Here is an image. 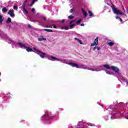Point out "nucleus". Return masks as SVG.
<instances>
[{"label":"nucleus","instance_id":"obj_1","mask_svg":"<svg viewBox=\"0 0 128 128\" xmlns=\"http://www.w3.org/2000/svg\"><path fill=\"white\" fill-rule=\"evenodd\" d=\"M111 8H112L114 14H117V16H120V14L122 16L124 14L120 10H118V8H114V5L111 6Z\"/></svg>","mask_w":128,"mask_h":128},{"label":"nucleus","instance_id":"obj_2","mask_svg":"<svg viewBox=\"0 0 128 128\" xmlns=\"http://www.w3.org/2000/svg\"><path fill=\"white\" fill-rule=\"evenodd\" d=\"M18 44L20 46V48H26V50H27L28 52H33L32 49L30 47H27L24 45V44H22V43L18 42Z\"/></svg>","mask_w":128,"mask_h":128},{"label":"nucleus","instance_id":"obj_3","mask_svg":"<svg viewBox=\"0 0 128 128\" xmlns=\"http://www.w3.org/2000/svg\"><path fill=\"white\" fill-rule=\"evenodd\" d=\"M44 118L45 120H52V113L46 112V113L44 116Z\"/></svg>","mask_w":128,"mask_h":128},{"label":"nucleus","instance_id":"obj_4","mask_svg":"<svg viewBox=\"0 0 128 128\" xmlns=\"http://www.w3.org/2000/svg\"><path fill=\"white\" fill-rule=\"evenodd\" d=\"M110 68L116 74H118V72H120V69L116 66H112Z\"/></svg>","mask_w":128,"mask_h":128},{"label":"nucleus","instance_id":"obj_5","mask_svg":"<svg viewBox=\"0 0 128 128\" xmlns=\"http://www.w3.org/2000/svg\"><path fill=\"white\" fill-rule=\"evenodd\" d=\"M98 37H97L94 40V43L91 44V46H98Z\"/></svg>","mask_w":128,"mask_h":128},{"label":"nucleus","instance_id":"obj_6","mask_svg":"<svg viewBox=\"0 0 128 128\" xmlns=\"http://www.w3.org/2000/svg\"><path fill=\"white\" fill-rule=\"evenodd\" d=\"M36 52H39V54H40V56L42 58H44V57L46 56V53H44L39 50H37Z\"/></svg>","mask_w":128,"mask_h":128},{"label":"nucleus","instance_id":"obj_7","mask_svg":"<svg viewBox=\"0 0 128 128\" xmlns=\"http://www.w3.org/2000/svg\"><path fill=\"white\" fill-rule=\"evenodd\" d=\"M8 14H9L11 18H14L15 15L14 14V10H10L8 12Z\"/></svg>","mask_w":128,"mask_h":128},{"label":"nucleus","instance_id":"obj_8","mask_svg":"<svg viewBox=\"0 0 128 128\" xmlns=\"http://www.w3.org/2000/svg\"><path fill=\"white\" fill-rule=\"evenodd\" d=\"M69 64L70 66H72V68H80V66H78V64H76L74 63L70 62Z\"/></svg>","mask_w":128,"mask_h":128},{"label":"nucleus","instance_id":"obj_9","mask_svg":"<svg viewBox=\"0 0 128 128\" xmlns=\"http://www.w3.org/2000/svg\"><path fill=\"white\" fill-rule=\"evenodd\" d=\"M82 12H83V16H84V18H86V16H88V12L84 11V8H82Z\"/></svg>","mask_w":128,"mask_h":128},{"label":"nucleus","instance_id":"obj_10","mask_svg":"<svg viewBox=\"0 0 128 128\" xmlns=\"http://www.w3.org/2000/svg\"><path fill=\"white\" fill-rule=\"evenodd\" d=\"M4 20V17L0 15V24H2V21Z\"/></svg>","mask_w":128,"mask_h":128},{"label":"nucleus","instance_id":"obj_11","mask_svg":"<svg viewBox=\"0 0 128 128\" xmlns=\"http://www.w3.org/2000/svg\"><path fill=\"white\" fill-rule=\"evenodd\" d=\"M74 40H78V42H79V44H82V40H80L78 38H74Z\"/></svg>","mask_w":128,"mask_h":128},{"label":"nucleus","instance_id":"obj_12","mask_svg":"<svg viewBox=\"0 0 128 128\" xmlns=\"http://www.w3.org/2000/svg\"><path fill=\"white\" fill-rule=\"evenodd\" d=\"M38 40L39 42H42V40H46V38H38Z\"/></svg>","mask_w":128,"mask_h":128},{"label":"nucleus","instance_id":"obj_13","mask_svg":"<svg viewBox=\"0 0 128 128\" xmlns=\"http://www.w3.org/2000/svg\"><path fill=\"white\" fill-rule=\"evenodd\" d=\"M51 58L52 59V60H58V62H60V60L54 56H51Z\"/></svg>","mask_w":128,"mask_h":128},{"label":"nucleus","instance_id":"obj_14","mask_svg":"<svg viewBox=\"0 0 128 128\" xmlns=\"http://www.w3.org/2000/svg\"><path fill=\"white\" fill-rule=\"evenodd\" d=\"M44 32H54V31L50 29H44Z\"/></svg>","mask_w":128,"mask_h":128},{"label":"nucleus","instance_id":"obj_15","mask_svg":"<svg viewBox=\"0 0 128 128\" xmlns=\"http://www.w3.org/2000/svg\"><path fill=\"white\" fill-rule=\"evenodd\" d=\"M104 68H106L107 70H110V67L108 64H105L104 66Z\"/></svg>","mask_w":128,"mask_h":128},{"label":"nucleus","instance_id":"obj_16","mask_svg":"<svg viewBox=\"0 0 128 128\" xmlns=\"http://www.w3.org/2000/svg\"><path fill=\"white\" fill-rule=\"evenodd\" d=\"M6 24H10L12 22V19L10 18H8L6 21Z\"/></svg>","mask_w":128,"mask_h":128},{"label":"nucleus","instance_id":"obj_17","mask_svg":"<svg viewBox=\"0 0 128 128\" xmlns=\"http://www.w3.org/2000/svg\"><path fill=\"white\" fill-rule=\"evenodd\" d=\"M96 49L98 50H100V48L98 46H96L94 48L93 50H96Z\"/></svg>","mask_w":128,"mask_h":128},{"label":"nucleus","instance_id":"obj_18","mask_svg":"<svg viewBox=\"0 0 128 128\" xmlns=\"http://www.w3.org/2000/svg\"><path fill=\"white\" fill-rule=\"evenodd\" d=\"M108 44L110 46H114V42H108Z\"/></svg>","mask_w":128,"mask_h":128},{"label":"nucleus","instance_id":"obj_19","mask_svg":"<svg viewBox=\"0 0 128 128\" xmlns=\"http://www.w3.org/2000/svg\"><path fill=\"white\" fill-rule=\"evenodd\" d=\"M2 11L3 12H8V9L6 8H3L2 9Z\"/></svg>","mask_w":128,"mask_h":128},{"label":"nucleus","instance_id":"obj_20","mask_svg":"<svg viewBox=\"0 0 128 128\" xmlns=\"http://www.w3.org/2000/svg\"><path fill=\"white\" fill-rule=\"evenodd\" d=\"M88 14L90 16H94V14H92V12L90 10L88 11Z\"/></svg>","mask_w":128,"mask_h":128},{"label":"nucleus","instance_id":"obj_21","mask_svg":"<svg viewBox=\"0 0 128 128\" xmlns=\"http://www.w3.org/2000/svg\"><path fill=\"white\" fill-rule=\"evenodd\" d=\"M75 26H76V24H72L70 25V28H74Z\"/></svg>","mask_w":128,"mask_h":128},{"label":"nucleus","instance_id":"obj_22","mask_svg":"<svg viewBox=\"0 0 128 128\" xmlns=\"http://www.w3.org/2000/svg\"><path fill=\"white\" fill-rule=\"evenodd\" d=\"M74 18V16L71 15L68 16V18L69 20H72V18Z\"/></svg>","mask_w":128,"mask_h":128},{"label":"nucleus","instance_id":"obj_23","mask_svg":"<svg viewBox=\"0 0 128 128\" xmlns=\"http://www.w3.org/2000/svg\"><path fill=\"white\" fill-rule=\"evenodd\" d=\"M62 30H68V28L67 26H63L62 27Z\"/></svg>","mask_w":128,"mask_h":128},{"label":"nucleus","instance_id":"obj_24","mask_svg":"<svg viewBox=\"0 0 128 128\" xmlns=\"http://www.w3.org/2000/svg\"><path fill=\"white\" fill-rule=\"evenodd\" d=\"M45 28H52V26H48V25H46Z\"/></svg>","mask_w":128,"mask_h":128},{"label":"nucleus","instance_id":"obj_25","mask_svg":"<svg viewBox=\"0 0 128 128\" xmlns=\"http://www.w3.org/2000/svg\"><path fill=\"white\" fill-rule=\"evenodd\" d=\"M23 10L24 12H26V14H28V10H26V8H24Z\"/></svg>","mask_w":128,"mask_h":128},{"label":"nucleus","instance_id":"obj_26","mask_svg":"<svg viewBox=\"0 0 128 128\" xmlns=\"http://www.w3.org/2000/svg\"><path fill=\"white\" fill-rule=\"evenodd\" d=\"M82 22V19H80V20H78V21L76 22V24H80V22Z\"/></svg>","mask_w":128,"mask_h":128},{"label":"nucleus","instance_id":"obj_27","mask_svg":"<svg viewBox=\"0 0 128 128\" xmlns=\"http://www.w3.org/2000/svg\"><path fill=\"white\" fill-rule=\"evenodd\" d=\"M14 10H18V6H16V5L14 6L13 8Z\"/></svg>","mask_w":128,"mask_h":128},{"label":"nucleus","instance_id":"obj_28","mask_svg":"<svg viewBox=\"0 0 128 128\" xmlns=\"http://www.w3.org/2000/svg\"><path fill=\"white\" fill-rule=\"evenodd\" d=\"M86 125L87 126H92V124L86 123Z\"/></svg>","mask_w":128,"mask_h":128},{"label":"nucleus","instance_id":"obj_29","mask_svg":"<svg viewBox=\"0 0 128 128\" xmlns=\"http://www.w3.org/2000/svg\"><path fill=\"white\" fill-rule=\"evenodd\" d=\"M70 12H71V13L74 12V8H72V9L70 10Z\"/></svg>","mask_w":128,"mask_h":128},{"label":"nucleus","instance_id":"obj_30","mask_svg":"<svg viewBox=\"0 0 128 128\" xmlns=\"http://www.w3.org/2000/svg\"><path fill=\"white\" fill-rule=\"evenodd\" d=\"M76 22V20H73L70 22V24H73V22Z\"/></svg>","mask_w":128,"mask_h":128},{"label":"nucleus","instance_id":"obj_31","mask_svg":"<svg viewBox=\"0 0 128 128\" xmlns=\"http://www.w3.org/2000/svg\"><path fill=\"white\" fill-rule=\"evenodd\" d=\"M38 2V0H32V4H34V2Z\"/></svg>","mask_w":128,"mask_h":128},{"label":"nucleus","instance_id":"obj_32","mask_svg":"<svg viewBox=\"0 0 128 128\" xmlns=\"http://www.w3.org/2000/svg\"><path fill=\"white\" fill-rule=\"evenodd\" d=\"M28 27L29 28H32V26H30V24H28Z\"/></svg>","mask_w":128,"mask_h":128},{"label":"nucleus","instance_id":"obj_33","mask_svg":"<svg viewBox=\"0 0 128 128\" xmlns=\"http://www.w3.org/2000/svg\"><path fill=\"white\" fill-rule=\"evenodd\" d=\"M106 73L108 74H112V73H110V72H106Z\"/></svg>","mask_w":128,"mask_h":128},{"label":"nucleus","instance_id":"obj_34","mask_svg":"<svg viewBox=\"0 0 128 128\" xmlns=\"http://www.w3.org/2000/svg\"><path fill=\"white\" fill-rule=\"evenodd\" d=\"M32 4H32H32H29L28 6H32Z\"/></svg>","mask_w":128,"mask_h":128},{"label":"nucleus","instance_id":"obj_35","mask_svg":"<svg viewBox=\"0 0 128 128\" xmlns=\"http://www.w3.org/2000/svg\"><path fill=\"white\" fill-rule=\"evenodd\" d=\"M81 26H84V24H80Z\"/></svg>","mask_w":128,"mask_h":128},{"label":"nucleus","instance_id":"obj_36","mask_svg":"<svg viewBox=\"0 0 128 128\" xmlns=\"http://www.w3.org/2000/svg\"><path fill=\"white\" fill-rule=\"evenodd\" d=\"M31 10H32V12H34L35 10H34V8H32Z\"/></svg>","mask_w":128,"mask_h":128},{"label":"nucleus","instance_id":"obj_37","mask_svg":"<svg viewBox=\"0 0 128 128\" xmlns=\"http://www.w3.org/2000/svg\"><path fill=\"white\" fill-rule=\"evenodd\" d=\"M54 28H56V25L53 26Z\"/></svg>","mask_w":128,"mask_h":128},{"label":"nucleus","instance_id":"obj_38","mask_svg":"<svg viewBox=\"0 0 128 128\" xmlns=\"http://www.w3.org/2000/svg\"><path fill=\"white\" fill-rule=\"evenodd\" d=\"M118 18H120V17H118V16H116V20H118Z\"/></svg>","mask_w":128,"mask_h":128},{"label":"nucleus","instance_id":"obj_39","mask_svg":"<svg viewBox=\"0 0 128 128\" xmlns=\"http://www.w3.org/2000/svg\"><path fill=\"white\" fill-rule=\"evenodd\" d=\"M120 22H122V20L120 18Z\"/></svg>","mask_w":128,"mask_h":128},{"label":"nucleus","instance_id":"obj_40","mask_svg":"<svg viewBox=\"0 0 128 128\" xmlns=\"http://www.w3.org/2000/svg\"><path fill=\"white\" fill-rule=\"evenodd\" d=\"M34 50H36H36H36V48H34Z\"/></svg>","mask_w":128,"mask_h":128},{"label":"nucleus","instance_id":"obj_41","mask_svg":"<svg viewBox=\"0 0 128 128\" xmlns=\"http://www.w3.org/2000/svg\"><path fill=\"white\" fill-rule=\"evenodd\" d=\"M43 20H46V18H44Z\"/></svg>","mask_w":128,"mask_h":128},{"label":"nucleus","instance_id":"obj_42","mask_svg":"<svg viewBox=\"0 0 128 128\" xmlns=\"http://www.w3.org/2000/svg\"><path fill=\"white\" fill-rule=\"evenodd\" d=\"M64 22V20H62V22Z\"/></svg>","mask_w":128,"mask_h":128},{"label":"nucleus","instance_id":"obj_43","mask_svg":"<svg viewBox=\"0 0 128 128\" xmlns=\"http://www.w3.org/2000/svg\"><path fill=\"white\" fill-rule=\"evenodd\" d=\"M28 2V0H26L25 1V2Z\"/></svg>","mask_w":128,"mask_h":128},{"label":"nucleus","instance_id":"obj_44","mask_svg":"<svg viewBox=\"0 0 128 128\" xmlns=\"http://www.w3.org/2000/svg\"><path fill=\"white\" fill-rule=\"evenodd\" d=\"M1 74H2V73L0 72V76Z\"/></svg>","mask_w":128,"mask_h":128},{"label":"nucleus","instance_id":"obj_45","mask_svg":"<svg viewBox=\"0 0 128 128\" xmlns=\"http://www.w3.org/2000/svg\"><path fill=\"white\" fill-rule=\"evenodd\" d=\"M73 14L74 16V14Z\"/></svg>","mask_w":128,"mask_h":128}]
</instances>
